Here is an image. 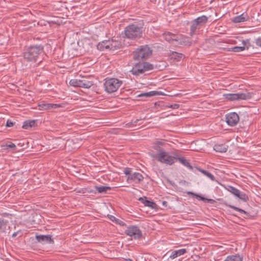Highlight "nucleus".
I'll return each instance as SVG.
<instances>
[{"instance_id": "9b49d317", "label": "nucleus", "mask_w": 261, "mask_h": 261, "mask_svg": "<svg viewBox=\"0 0 261 261\" xmlns=\"http://www.w3.org/2000/svg\"><path fill=\"white\" fill-rule=\"evenodd\" d=\"M242 46H234L233 47L229 48L227 50L233 52H241L244 50L245 49H248L250 46V42L248 39L243 40L242 42Z\"/></svg>"}, {"instance_id": "6e6552de", "label": "nucleus", "mask_w": 261, "mask_h": 261, "mask_svg": "<svg viewBox=\"0 0 261 261\" xmlns=\"http://www.w3.org/2000/svg\"><path fill=\"white\" fill-rule=\"evenodd\" d=\"M227 190L234 196L244 201H247L248 200V197L245 193L232 186H229Z\"/></svg>"}, {"instance_id": "c9c22d12", "label": "nucleus", "mask_w": 261, "mask_h": 261, "mask_svg": "<svg viewBox=\"0 0 261 261\" xmlns=\"http://www.w3.org/2000/svg\"><path fill=\"white\" fill-rule=\"evenodd\" d=\"M172 58H174L175 60H179L181 59L184 55L182 54H180L175 51H172L170 54Z\"/></svg>"}, {"instance_id": "423d86ee", "label": "nucleus", "mask_w": 261, "mask_h": 261, "mask_svg": "<svg viewBox=\"0 0 261 261\" xmlns=\"http://www.w3.org/2000/svg\"><path fill=\"white\" fill-rule=\"evenodd\" d=\"M69 84L72 86L84 88H89L93 85V82L89 81L87 77H83L81 79H72L70 81Z\"/></svg>"}, {"instance_id": "a878e982", "label": "nucleus", "mask_w": 261, "mask_h": 261, "mask_svg": "<svg viewBox=\"0 0 261 261\" xmlns=\"http://www.w3.org/2000/svg\"><path fill=\"white\" fill-rule=\"evenodd\" d=\"M36 124L35 120H28L23 122L22 128L24 129H29L32 127H34Z\"/></svg>"}, {"instance_id": "ea45409f", "label": "nucleus", "mask_w": 261, "mask_h": 261, "mask_svg": "<svg viewBox=\"0 0 261 261\" xmlns=\"http://www.w3.org/2000/svg\"><path fill=\"white\" fill-rule=\"evenodd\" d=\"M124 173L127 175V176H129L131 174H132V170L129 168H125L123 171Z\"/></svg>"}, {"instance_id": "20e7f679", "label": "nucleus", "mask_w": 261, "mask_h": 261, "mask_svg": "<svg viewBox=\"0 0 261 261\" xmlns=\"http://www.w3.org/2000/svg\"><path fill=\"white\" fill-rule=\"evenodd\" d=\"M126 38L134 39L141 37L142 28L137 24H132L127 26L124 31Z\"/></svg>"}, {"instance_id": "2f4dec72", "label": "nucleus", "mask_w": 261, "mask_h": 261, "mask_svg": "<svg viewBox=\"0 0 261 261\" xmlns=\"http://www.w3.org/2000/svg\"><path fill=\"white\" fill-rule=\"evenodd\" d=\"M141 64L145 72L152 70L153 68V65L148 62H143Z\"/></svg>"}, {"instance_id": "2eb2a0df", "label": "nucleus", "mask_w": 261, "mask_h": 261, "mask_svg": "<svg viewBox=\"0 0 261 261\" xmlns=\"http://www.w3.org/2000/svg\"><path fill=\"white\" fill-rule=\"evenodd\" d=\"M187 252V249L182 248L176 250L172 251L169 256V258L174 259L175 258L182 255Z\"/></svg>"}, {"instance_id": "39448f33", "label": "nucleus", "mask_w": 261, "mask_h": 261, "mask_svg": "<svg viewBox=\"0 0 261 261\" xmlns=\"http://www.w3.org/2000/svg\"><path fill=\"white\" fill-rule=\"evenodd\" d=\"M152 54V50L148 45H142L134 52V59L136 60H143L149 58Z\"/></svg>"}, {"instance_id": "dca6fc26", "label": "nucleus", "mask_w": 261, "mask_h": 261, "mask_svg": "<svg viewBox=\"0 0 261 261\" xmlns=\"http://www.w3.org/2000/svg\"><path fill=\"white\" fill-rule=\"evenodd\" d=\"M249 19V16L246 13H243L240 15L236 16L232 18V21L234 23L244 22Z\"/></svg>"}, {"instance_id": "6ab92c4d", "label": "nucleus", "mask_w": 261, "mask_h": 261, "mask_svg": "<svg viewBox=\"0 0 261 261\" xmlns=\"http://www.w3.org/2000/svg\"><path fill=\"white\" fill-rule=\"evenodd\" d=\"M228 145L224 143H217L214 146V149L216 152L221 153L225 152L227 150Z\"/></svg>"}, {"instance_id": "a19ab883", "label": "nucleus", "mask_w": 261, "mask_h": 261, "mask_svg": "<svg viewBox=\"0 0 261 261\" xmlns=\"http://www.w3.org/2000/svg\"><path fill=\"white\" fill-rule=\"evenodd\" d=\"M4 147H5L6 148H12L13 149H15V148L16 147V145H15V144L10 142V143H7L4 146Z\"/></svg>"}, {"instance_id": "c03bdc74", "label": "nucleus", "mask_w": 261, "mask_h": 261, "mask_svg": "<svg viewBox=\"0 0 261 261\" xmlns=\"http://www.w3.org/2000/svg\"><path fill=\"white\" fill-rule=\"evenodd\" d=\"M255 42L257 46L261 47V37L257 38Z\"/></svg>"}, {"instance_id": "37998d69", "label": "nucleus", "mask_w": 261, "mask_h": 261, "mask_svg": "<svg viewBox=\"0 0 261 261\" xmlns=\"http://www.w3.org/2000/svg\"><path fill=\"white\" fill-rule=\"evenodd\" d=\"M51 109H55L62 107L60 104L57 103H51Z\"/></svg>"}, {"instance_id": "4c0bfd02", "label": "nucleus", "mask_w": 261, "mask_h": 261, "mask_svg": "<svg viewBox=\"0 0 261 261\" xmlns=\"http://www.w3.org/2000/svg\"><path fill=\"white\" fill-rule=\"evenodd\" d=\"M39 106L44 110L51 109V103H42L40 104Z\"/></svg>"}, {"instance_id": "473e14b6", "label": "nucleus", "mask_w": 261, "mask_h": 261, "mask_svg": "<svg viewBox=\"0 0 261 261\" xmlns=\"http://www.w3.org/2000/svg\"><path fill=\"white\" fill-rule=\"evenodd\" d=\"M194 20L197 22V24L200 25L201 24L206 23L207 21V17L205 15H202L198 17L196 19H194Z\"/></svg>"}, {"instance_id": "f257e3e1", "label": "nucleus", "mask_w": 261, "mask_h": 261, "mask_svg": "<svg viewBox=\"0 0 261 261\" xmlns=\"http://www.w3.org/2000/svg\"><path fill=\"white\" fill-rule=\"evenodd\" d=\"M153 158L162 164L170 166L175 162L176 157L175 154L172 155L169 152L160 149L157 153L153 155Z\"/></svg>"}, {"instance_id": "ddd939ff", "label": "nucleus", "mask_w": 261, "mask_h": 261, "mask_svg": "<svg viewBox=\"0 0 261 261\" xmlns=\"http://www.w3.org/2000/svg\"><path fill=\"white\" fill-rule=\"evenodd\" d=\"M36 239L38 242L43 244L51 243L53 242V241L50 235L36 236Z\"/></svg>"}, {"instance_id": "4be33fe9", "label": "nucleus", "mask_w": 261, "mask_h": 261, "mask_svg": "<svg viewBox=\"0 0 261 261\" xmlns=\"http://www.w3.org/2000/svg\"><path fill=\"white\" fill-rule=\"evenodd\" d=\"M175 161L178 160L179 162L184 165L186 167L189 168L190 169L192 168V166L190 165V163L185 158L179 156L177 154H175Z\"/></svg>"}, {"instance_id": "09e8293b", "label": "nucleus", "mask_w": 261, "mask_h": 261, "mask_svg": "<svg viewBox=\"0 0 261 261\" xmlns=\"http://www.w3.org/2000/svg\"><path fill=\"white\" fill-rule=\"evenodd\" d=\"M166 203H167V202H166V201H163V205H166Z\"/></svg>"}, {"instance_id": "58836bf2", "label": "nucleus", "mask_w": 261, "mask_h": 261, "mask_svg": "<svg viewBox=\"0 0 261 261\" xmlns=\"http://www.w3.org/2000/svg\"><path fill=\"white\" fill-rule=\"evenodd\" d=\"M228 206L229 207H230L231 208H232V209H233V210H235V211H236L237 212H240V213L246 214V212L244 210H242L241 208H240L239 207H236L235 206H233V205H228Z\"/></svg>"}, {"instance_id": "9d476101", "label": "nucleus", "mask_w": 261, "mask_h": 261, "mask_svg": "<svg viewBox=\"0 0 261 261\" xmlns=\"http://www.w3.org/2000/svg\"><path fill=\"white\" fill-rule=\"evenodd\" d=\"M144 179L142 174L139 172H135L132 173L129 176H127L126 181L128 183L134 182L136 184H139Z\"/></svg>"}, {"instance_id": "f3484780", "label": "nucleus", "mask_w": 261, "mask_h": 261, "mask_svg": "<svg viewBox=\"0 0 261 261\" xmlns=\"http://www.w3.org/2000/svg\"><path fill=\"white\" fill-rule=\"evenodd\" d=\"M134 75H139L145 72L141 63L136 64L131 70Z\"/></svg>"}, {"instance_id": "5701e85b", "label": "nucleus", "mask_w": 261, "mask_h": 261, "mask_svg": "<svg viewBox=\"0 0 261 261\" xmlns=\"http://www.w3.org/2000/svg\"><path fill=\"white\" fill-rule=\"evenodd\" d=\"M224 261H243V257L239 254L229 255Z\"/></svg>"}, {"instance_id": "1a4fd4ad", "label": "nucleus", "mask_w": 261, "mask_h": 261, "mask_svg": "<svg viewBox=\"0 0 261 261\" xmlns=\"http://www.w3.org/2000/svg\"><path fill=\"white\" fill-rule=\"evenodd\" d=\"M226 122L228 125L231 126H235L239 121V117L235 112L229 113L225 116Z\"/></svg>"}, {"instance_id": "72a5a7b5", "label": "nucleus", "mask_w": 261, "mask_h": 261, "mask_svg": "<svg viewBox=\"0 0 261 261\" xmlns=\"http://www.w3.org/2000/svg\"><path fill=\"white\" fill-rule=\"evenodd\" d=\"M157 95H159V92L156 91H151L139 94V96L151 97Z\"/></svg>"}, {"instance_id": "c756f323", "label": "nucleus", "mask_w": 261, "mask_h": 261, "mask_svg": "<svg viewBox=\"0 0 261 261\" xmlns=\"http://www.w3.org/2000/svg\"><path fill=\"white\" fill-rule=\"evenodd\" d=\"M8 225V221L0 218V231L5 232Z\"/></svg>"}, {"instance_id": "de8ad7c7", "label": "nucleus", "mask_w": 261, "mask_h": 261, "mask_svg": "<svg viewBox=\"0 0 261 261\" xmlns=\"http://www.w3.org/2000/svg\"><path fill=\"white\" fill-rule=\"evenodd\" d=\"M123 261H133V260L130 258H127V259H124Z\"/></svg>"}, {"instance_id": "b1692460", "label": "nucleus", "mask_w": 261, "mask_h": 261, "mask_svg": "<svg viewBox=\"0 0 261 261\" xmlns=\"http://www.w3.org/2000/svg\"><path fill=\"white\" fill-rule=\"evenodd\" d=\"M139 200L141 201L145 206H148L151 208H155L156 206L154 202L144 199V198L142 197H140Z\"/></svg>"}, {"instance_id": "0eeeda50", "label": "nucleus", "mask_w": 261, "mask_h": 261, "mask_svg": "<svg viewBox=\"0 0 261 261\" xmlns=\"http://www.w3.org/2000/svg\"><path fill=\"white\" fill-rule=\"evenodd\" d=\"M125 233L134 239H138L142 236V231L138 226H130L128 227L125 231Z\"/></svg>"}, {"instance_id": "79ce46f5", "label": "nucleus", "mask_w": 261, "mask_h": 261, "mask_svg": "<svg viewBox=\"0 0 261 261\" xmlns=\"http://www.w3.org/2000/svg\"><path fill=\"white\" fill-rule=\"evenodd\" d=\"M15 124V122H13L11 120H8L6 123V126L7 127H12Z\"/></svg>"}, {"instance_id": "aec40b11", "label": "nucleus", "mask_w": 261, "mask_h": 261, "mask_svg": "<svg viewBox=\"0 0 261 261\" xmlns=\"http://www.w3.org/2000/svg\"><path fill=\"white\" fill-rule=\"evenodd\" d=\"M164 39L168 42H171L173 41H177L178 39V36L175 35L170 32L165 33L163 34Z\"/></svg>"}, {"instance_id": "f704fd0d", "label": "nucleus", "mask_w": 261, "mask_h": 261, "mask_svg": "<svg viewBox=\"0 0 261 261\" xmlns=\"http://www.w3.org/2000/svg\"><path fill=\"white\" fill-rule=\"evenodd\" d=\"M199 24L194 20L192 22V24L190 29V35L193 36L195 31L198 28Z\"/></svg>"}, {"instance_id": "cd10ccee", "label": "nucleus", "mask_w": 261, "mask_h": 261, "mask_svg": "<svg viewBox=\"0 0 261 261\" xmlns=\"http://www.w3.org/2000/svg\"><path fill=\"white\" fill-rule=\"evenodd\" d=\"M108 218L111 221L115 222L116 224H117L120 226H124L125 225V223L124 222L116 218L115 216L113 215H108Z\"/></svg>"}, {"instance_id": "bb28decb", "label": "nucleus", "mask_w": 261, "mask_h": 261, "mask_svg": "<svg viewBox=\"0 0 261 261\" xmlns=\"http://www.w3.org/2000/svg\"><path fill=\"white\" fill-rule=\"evenodd\" d=\"M187 193L188 195H193L195 196V197H196L197 198H199L200 199V200L204 201H207L210 203H212L214 202V200H213L212 199L206 198L201 195L195 194V193H193V192L188 191L187 192Z\"/></svg>"}, {"instance_id": "f03ea898", "label": "nucleus", "mask_w": 261, "mask_h": 261, "mask_svg": "<svg viewBox=\"0 0 261 261\" xmlns=\"http://www.w3.org/2000/svg\"><path fill=\"white\" fill-rule=\"evenodd\" d=\"M123 84V81L116 78H110L105 80L103 84L105 91L108 93L116 92Z\"/></svg>"}, {"instance_id": "8fccbe9b", "label": "nucleus", "mask_w": 261, "mask_h": 261, "mask_svg": "<svg viewBox=\"0 0 261 261\" xmlns=\"http://www.w3.org/2000/svg\"><path fill=\"white\" fill-rule=\"evenodd\" d=\"M159 144H162V143H161V142H159Z\"/></svg>"}, {"instance_id": "49530a36", "label": "nucleus", "mask_w": 261, "mask_h": 261, "mask_svg": "<svg viewBox=\"0 0 261 261\" xmlns=\"http://www.w3.org/2000/svg\"><path fill=\"white\" fill-rule=\"evenodd\" d=\"M17 232H15L12 234V237H15L17 234Z\"/></svg>"}, {"instance_id": "4468645a", "label": "nucleus", "mask_w": 261, "mask_h": 261, "mask_svg": "<svg viewBox=\"0 0 261 261\" xmlns=\"http://www.w3.org/2000/svg\"><path fill=\"white\" fill-rule=\"evenodd\" d=\"M107 43L109 45V50H115L120 48L121 46V43L119 41L113 39L107 40Z\"/></svg>"}, {"instance_id": "c85d7f7f", "label": "nucleus", "mask_w": 261, "mask_h": 261, "mask_svg": "<svg viewBox=\"0 0 261 261\" xmlns=\"http://www.w3.org/2000/svg\"><path fill=\"white\" fill-rule=\"evenodd\" d=\"M223 97L229 101H236V93H225L223 95Z\"/></svg>"}, {"instance_id": "f8f14e48", "label": "nucleus", "mask_w": 261, "mask_h": 261, "mask_svg": "<svg viewBox=\"0 0 261 261\" xmlns=\"http://www.w3.org/2000/svg\"><path fill=\"white\" fill-rule=\"evenodd\" d=\"M237 100H247L252 98V93L247 91L236 93Z\"/></svg>"}, {"instance_id": "a211bd4d", "label": "nucleus", "mask_w": 261, "mask_h": 261, "mask_svg": "<svg viewBox=\"0 0 261 261\" xmlns=\"http://www.w3.org/2000/svg\"><path fill=\"white\" fill-rule=\"evenodd\" d=\"M177 42L180 44L185 45H190L192 43L189 37L183 35L178 36V39Z\"/></svg>"}, {"instance_id": "7c9ffc66", "label": "nucleus", "mask_w": 261, "mask_h": 261, "mask_svg": "<svg viewBox=\"0 0 261 261\" xmlns=\"http://www.w3.org/2000/svg\"><path fill=\"white\" fill-rule=\"evenodd\" d=\"M95 189L96 191L99 193H106L107 191L111 189V187L108 186H95Z\"/></svg>"}, {"instance_id": "7ed1b4c3", "label": "nucleus", "mask_w": 261, "mask_h": 261, "mask_svg": "<svg viewBox=\"0 0 261 261\" xmlns=\"http://www.w3.org/2000/svg\"><path fill=\"white\" fill-rule=\"evenodd\" d=\"M42 50L43 47L40 45L30 46L24 53V58L28 61L35 62Z\"/></svg>"}, {"instance_id": "a18cd8bd", "label": "nucleus", "mask_w": 261, "mask_h": 261, "mask_svg": "<svg viewBox=\"0 0 261 261\" xmlns=\"http://www.w3.org/2000/svg\"><path fill=\"white\" fill-rule=\"evenodd\" d=\"M171 107L173 109H177L179 107V105L178 104H174V105H171Z\"/></svg>"}, {"instance_id": "393cba45", "label": "nucleus", "mask_w": 261, "mask_h": 261, "mask_svg": "<svg viewBox=\"0 0 261 261\" xmlns=\"http://www.w3.org/2000/svg\"><path fill=\"white\" fill-rule=\"evenodd\" d=\"M107 43V40H104L99 42L97 45V49L101 51L109 50V45Z\"/></svg>"}, {"instance_id": "412c9836", "label": "nucleus", "mask_w": 261, "mask_h": 261, "mask_svg": "<svg viewBox=\"0 0 261 261\" xmlns=\"http://www.w3.org/2000/svg\"><path fill=\"white\" fill-rule=\"evenodd\" d=\"M55 144L59 146L60 148H63L66 146L67 144H70L71 141L70 140H68L67 141L61 138H57L55 140Z\"/></svg>"}, {"instance_id": "e433bc0d", "label": "nucleus", "mask_w": 261, "mask_h": 261, "mask_svg": "<svg viewBox=\"0 0 261 261\" xmlns=\"http://www.w3.org/2000/svg\"><path fill=\"white\" fill-rule=\"evenodd\" d=\"M201 172L204 175L207 176L208 178L211 179L212 180L214 181L215 180L214 176L210 172H208L206 170H201Z\"/></svg>"}]
</instances>
